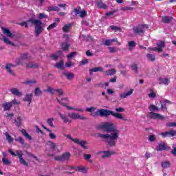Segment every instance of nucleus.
<instances>
[{"instance_id": "6ab92c4d", "label": "nucleus", "mask_w": 176, "mask_h": 176, "mask_svg": "<svg viewBox=\"0 0 176 176\" xmlns=\"http://www.w3.org/2000/svg\"><path fill=\"white\" fill-rule=\"evenodd\" d=\"M3 34L8 36V38H14V34L10 32V30L7 28H2Z\"/></svg>"}, {"instance_id": "393cba45", "label": "nucleus", "mask_w": 176, "mask_h": 176, "mask_svg": "<svg viewBox=\"0 0 176 176\" xmlns=\"http://www.w3.org/2000/svg\"><path fill=\"white\" fill-rule=\"evenodd\" d=\"M32 94L25 95V98H23V101L29 102L28 105H30L31 102H32Z\"/></svg>"}, {"instance_id": "09e8293b", "label": "nucleus", "mask_w": 176, "mask_h": 176, "mask_svg": "<svg viewBox=\"0 0 176 176\" xmlns=\"http://www.w3.org/2000/svg\"><path fill=\"white\" fill-rule=\"evenodd\" d=\"M148 109H150V111H159V107H157L155 104H151L148 107Z\"/></svg>"}, {"instance_id": "f8f14e48", "label": "nucleus", "mask_w": 176, "mask_h": 176, "mask_svg": "<svg viewBox=\"0 0 176 176\" xmlns=\"http://www.w3.org/2000/svg\"><path fill=\"white\" fill-rule=\"evenodd\" d=\"M99 155H101L102 159H107V157H109V156H111V155H116V153L113 151H99Z\"/></svg>"}, {"instance_id": "13d9d810", "label": "nucleus", "mask_w": 176, "mask_h": 176, "mask_svg": "<svg viewBox=\"0 0 176 176\" xmlns=\"http://www.w3.org/2000/svg\"><path fill=\"white\" fill-rule=\"evenodd\" d=\"M78 16H80V17L83 19V17H86V16H87V12H86L85 10H81V12H80V14Z\"/></svg>"}, {"instance_id": "f257e3e1", "label": "nucleus", "mask_w": 176, "mask_h": 176, "mask_svg": "<svg viewBox=\"0 0 176 176\" xmlns=\"http://www.w3.org/2000/svg\"><path fill=\"white\" fill-rule=\"evenodd\" d=\"M98 129L109 133L107 134H100L99 137L102 138V140H106L109 146H115L116 145V142L120 135V131L116 128L113 123L109 122H104L99 125Z\"/></svg>"}, {"instance_id": "5701e85b", "label": "nucleus", "mask_w": 176, "mask_h": 176, "mask_svg": "<svg viewBox=\"0 0 176 176\" xmlns=\"http://www.w3.org/2000/svg\"><path fill=\"white\" fill-rule=\"evenodd\" d=\"M10 91L12 93V94L16 96L17 97L23 96V94L20 92L17 88H12Z\"/></svg>"}, {"instance_id": "aec40b11", "label": "nucleus", "mask_w": 176, "mask_h": 176, "mask_svg": "<svg viewBox=\"0 0 176 176\" xmlns=\"http://www.w3.org/2000/svg\"><path fill=\"white\" fill-rule=\"evenodd\" d=\"M58 115L60 118L63 120L64 123H71L72 122L69 118H68V116L65 114H63L61 113H58Z\"/></svg>"}, {"instance_id": "4d7b16f0", "label": "nucleus", "mask_w": 176, "mask_h": 176, "mask_svg": "<svg viewBox=\"0 0 176 176\" xmlns=\"http://www.w3.org/2000/svg\"><path fill=\"white\" fill-rule=\"evenodd\" d=\"M166 127H176V122H170L166 123Z\"/></svg>"}, {"instance_id": "c756f323", "label": "nucleus", "mask_w": 176, "mask_h": 176, "mask_svg": "<svg viewBox=\"0 0 176 176\" xmlns=\"http://www.w3.org/2000/svg\"><path fill=\"white\" fill-rule=\"evenodd\" d=\"M21 133H22L24 137H25V138H27L30 141H31V140H32V137H31V135H30V134H28V133H27V131H25V129H22Z\"/></svg>"}, {"instance_id": "f03ea898", "label": "nucleus", "mask_w": 176, "mask_h": 176, "mask_svg": "<svg viewBox=\"0 0 176 176\" xmlns=\"http://www.w3.org/2000/svg\"><path fill=\"white\" fill-rule=\"evenodd\" d=\"M111 115L114 118H116V119H120L121 120H126L124 117H123V114L113 112L111 110H107V109H98L95 113H91V116L94 118H97V116H102V118L109 116Z\"/></svg>"}, {"instance_id": "0eeeda50", "label": "nucleus", "mask_w": 176, "mask_h": 176, "mask_svg": "<svg viewBox=\"0 0 176 176\" xmlns=\"http://www.w3.org/2000/svg\"><path fill=\"white\" fill-rule=\"evenodd\" d=\"M69 157H71V154L69 153H65L62 155L56 156L54 160L58 162H65V160H68Z\"/></svg>"}, {"instance_id": "bf43d9fd", "label": "nucleus", "mask_w": 176, "mask_h": 176, "mask_svg": "<svg viewBox=\"0 0 176 176\" xmlns=\"http://www.w3.org/2000/svg\"><path fill=\"white\" fill-rule=\"evenodd\" d=\"M15 141H16V142H20V144H21L22 145H24V139H23V138L21 137L16 138Z\"/></svg>"}, {"instance_id": "9d476101", "label": "nucleus", "mask_w": 176, "mask_h": 176, "mask_svg": "<svg viewBox=\"0 0 176 176\" xmlns=\"http://www.w3.org/2000/svg\"><path fill=\"white\" fill-rule=\"evenodd\" d=\"M47 91V93H50L51 94H55L56 93H58V96H63V94H64V91H63V89H53L50 87H48L47 90L46 91Z\"/></svg>"}, {"instance_id": "774afa93", "label": "nucleus", "mask_w": 176, "mask_h": 176, "mask_svg": "<svg viewBox=\"0 0 176 176\" xmlns=\"http://www.w3.org/2000/svg\"><path fill=\"white\" fill-rule=\"evenodd\" d=\"M72 65H74V63L71 61H69V62L65 63V67L67 68H69L70 67H72Z\"/></svg>"}, {"instance_id": "c03bdc74", "label": "nucleus", "mask_w": 176, "mask_h": 176, "mask_svg": "<svg viewBox=\"0 0 176 176\" xmlns=\"http://www.w3.org/2000/svg\"><path fill=\"white\" fill-rule=\"evenodd\" d=\"M96 109H97L96 107H91L89 108H87L86 111H87V112H90L91 113H91H96V112H94V111H96Z\"/></svg>"}, {"instance_id": "7c9ffc66", "label": "nucleus", "mask_w": 176, "mask_h": 176, "mask_svg": "<svg viewBox=\"0 0 176 176\" xmlns=\"http://www.w3.org/2000/svg\"><path fill=\"white\" fill-rule=\"evenodd\" d=\"M43 129H45V130L47 131L50 133H49V137H50V138H51V140H56V135L54 133H53L52 132V131H50L49 129H47V128H46L45 126H43Z\"/></svg>"}, {"instance_id": "ddd939ff", "label": "nucleus", "mask_w": 176, "mask_h": 176, "mask_svg": "<svg viewBox=\"0 0 176 176\" xmlns=\"http://www.w3.org/2000/svg\"><path fill=\"white\" fill-rule=\"evenodd\" d=\"M133 93H134V89H131L127 92H123L122 94H120L119 97H120V100H124V98H127V97H130V96H131V94H133Z\"/></svg>"}, {"instance_id": "412c9836", "label": "nucleus", "mask_w": 176, "mask_h": 176, "mask_svg": "<svg viewBox=\"0 0 176 176\" xmlns=\"http://www.w3.org/2000/svg\"><path fill=\"white\" fill-rule=\"evenodd\" d=\"M156 150L157 151V152H160V151H166L167 150V146H166V143L162 142V143L160 144L156 147Z\"/></svg>"}, {"instance_id": "a878e982", "label": "nucleus", "mask_w": 176, "mask_h": 176, "mask_svg": "<svg viewBox=\"0 0 176 176\" xmlns=\"http://www.w3.org/2000/svg\"><path fill=\"white\" fill-rule=\"evenodd\" d=\"M102 71H104V68L102 67H94L89 69V74H91L93 72H102Z\"/></svg>"}, {"instance_id": "e433bc0d", "label": "nucleus", "mask_w": 176, "mask_h": 176, "mask_svg": "<svg viewBox=\"0 0 176 176\" xmlns=\"http://www.w3.org/2000/svg\"><path fill=\"white\" fill-rule=\"evenodd\" d=\"M161 166L162 168H168V167H170V162L168 161H164L162 162Z\"/></svg>"}, {"instance_id": "4be33fe9", "label": "nucleus", "mask_w": 176, "mask_h": 176, "mask_svg": "<svg viewBox=\"0 0 176 176\" xmlns=\"http://www.w3.org/2000/svg\"><path fill=\"white\" fill-rule=\"evenodd\" d=\"M158 83L160 85H167L170 83V78H160L158 80Z\"/></svg>"}, {"instance_id": "9b49d317", "label": "nucleus", "mask_w": 176, "mask_h": 176, "mask_svg": "<svg viewBox=\"0 0 176 176\" xmlns=\"http://www.w3.org/2000/svg\"><path fill=\"white\" fill-rule=\"evenodd\" d=\"M159 135H162L164 138H166V137H174V135H176V131L170 130L169 131L160 133Z\"/></svg>"}, {"instance_id": "6e6d98bb", "label": "nucleus", "mask_w": 176, "mask_h": 176, "mask_svg": "<svg viewBox=\"0 0 176 176\" xmlns=\"http://www.w3.org/2000/svg\"><path fill=\"white\" fill-rule=\"evenodd\" d=\"M82 10V8H80V7H78L74 9V13L76 14V16H79V14H80V12Z\"/></svg>"}, {"instance_id": "052dcab7", "label": "nucleus", "mask_w": 176, "mask_h": 176, "mask_svg": "<svg viewBox=\"0 0 176 176\" xmlns=\"http://www.w3.org/2000/svg\"><path fill=\"white\" fill-rule=\"evenodd\" d=\"M55 27H57V24L56 23H53L48 26L47 30L50 31V30H53V28H55Z\"/></svg>"}, {"instance_id": "680f3d73", "label": "nucleus", "mask_w": 176, "mask_h": 176, "mask_svg": "<svg viewBox=\"0 0 176 176\" xmlns=\"http://www.w3.org/2000/svg\"><path fill=\"white\" fill-rule=\"evenodd\" d=\"M11 105H19L20 104V101L17 100V99H14L12 101L10 102Z\"/></svg>"}, {"instance_id": "37998d69", "label": "nucleus", "mask_w": 176, "mask_h": 176, "mask_svg": "<svg viewBox=\"0 0 176 176\" xmlns=\"http://www.w3.org/2000/svg\"><path fill=\"white\" fill-rule=\"evenodd\" d=\"M65 137H66V138H68V140H70V141H73V142L74 143L79 142V139H74L72 138V136H71V135H65Z\"/></svg>"}, {"instance_id": "49530a36", "label": "nucleus", "mask_w": 176, "mask_h": 176, "mask_svg": "<svg viewBox=\"0 0 176 176\" xmlns=\"http://www.w3.org/2000/svg\"><path fill=\"white\" fill-rule=\"evenodd\" d=\"M65 76H66L67 79L69 80L74 79V76H75L73 73H65Z\"/></svg>"}, {"instance_id": "2eb2a0df", "label": "nucleus", "mask_w": 176, "mask_h": 176, "mask_svg": "<svg viewBox=\"0 0 176 176\" xmlns=\"http://www.w3.org/2000/svg\"><path fill=\"white\" fill-rule=\"evenodd\" d=\"M157 47H153L152 50L154 52H158L160 53V52H163V47H164V41H159L157 43Z\"/></svg>"}, {"instance_id": "423d86ee", "label": "nucleus", "mask_w": 176, "mask_h": 176, "mask_svg": "<svg viewBox=\"0 0 176 176\" xmlns=\"http://www.w3.org/2000/svg\"><path fill=\"white\" fill-rule=\"evenodd\" d=\"M68 116L70 119H72V120H86V118L80 116V114H79V113H76V112H71L68 113Z\"/></svg>"}, {"instance_id": "f704fd0d", "label": "nucleus", "mask_w": 176, "mask_h": 176, "mask_svg": "<svg viewBox=\"0 0 176 176\" xmlns=\"http://www.w3.org/2000/svg\"><path fill=\"white\" fill-rule=\"evenodd\" d=\"M34 95L36 97H39V96H42V90H41V88L39 87H36L34 89Z\"/></svg>"}, {"instance_id": "0e129e2a", "label": "nucleus", "mask_w": 176, "mask_h": 176, "mask_svg": "<svg viewBox=\"0 0 176 176\" xmlns=\"http://www.w3.org/2000/svg\"><path fill=\"white\" fill-rule=\"evenodd\" d=\"M49 10H54V12H58V10H60V8L58 7H56V6H51L49 7Z\"/></svg>"}, {"instance_id": "4c0bfd02", "label": "nucleus", "mask_w": 176, "mask_h": 176, "mask_svg": "<svg viewBox=\"0 0 176 176\" xmlns=\"http://www.w3.org/2000/svg\"><path fill=\"white\" fill-rule=\"evenodd\" d=\"M128 45L129 47V50H133V49L137 46V43L135 41H129Z\"/></svg>"}, {"instance_id": "a19ab883", "label": "nucleus", "mask_w": 176, "mask_h": 176, "mask_svg": "<svg viewBox=\"0 0 176 176\" xmlns=\"http://www.w3.org/2000/svg\"><path fill=\"white\" fill-rule=\"evenodd\" d=\"M171 20H173V17H171V16H163L162 17L163 23H170V21H171Z\"/></svg>"}, {"instance_id": "20e7f679", "label": "nucleus", "mask_w": 176, "mask_h": 176, "mask_svg": "<svg viewBox=\"0 0 176 176\" xmlns=\"http://www.w3.org/2000/svg\"><path fill=\"white\" fill-rule=\"evenodd\" d=\"M29 21L32 23V24L36 25L34 28L36 36H38L39 34H42V32L43 31V28H42V21L34 19H30Z\"/></svg>"}, {"instance_id": "473e14b6", "label": "nucleus", "mask_w": 176, "mask_h": 176, "mask_svg": "<svg viewBox=\"0 0 176 176\" xmlns=\"http://www.w3.org/2000/svg\"><path fill=\"white\" fill-rule=\"evenodd\" d=\"M104 73L108 76H112V75H115V74H116V70L115 69H111L104 72Z\"/></svg>"}, {"instance_id": "72a5a7b5", "label": "nucleus", "mask_w": 176, "mask_h": 176, "mask_svg": "<svg viewBox=\"0 0 176 176\" xmlns=\"http://www.w3.org/2000/svg\"><path fill=\"white\" fill-rule=\"evenodd\" d=\"M5 135L8 144H12V142H13V138H12L8 132L5 133Z\"/></svg>"}, {"instance_id": "58836bf2", "label": "nucleus", "mask_w": 176, "mask_h": 176, "mask_svg": "<svg viewBox=\"0 0 176 176\" xmlns=\"http://www.w3.org/2000/svg\"><path fill=\"white\" fill-rule=\"evenodd\" d=\"M76 144L80 145V146H82V148H83L84 149H87V146H86V142L84 140L80 141L78 140V142Z\"/></svg>"}, {"instance_id": "79ce46f5", "label": "nucleus", "mask_w": 176, "mask_h": 176, "mask_svg": "<svg viewBox=\"0 0 176 176\" xmlns=\"http://www.w3.org/2000/svg\"><path fill=\"white\" fill-rule=\"evenodd\" d=\"M72 25L71 23L65 25L63 28V32H68V31H69V28H71V26Z\"/></svg>"}, {"instance_id": "8fccbe9b", "label": "nucleus", "mask_w": 176, "mask_h": 176, "mask_svg": "<svg viewBox=\"0 0 176 176\" xmlns=\"http://www.w3.org/2000/svg\"><path fill=\"white\" fill-rule=\"evenodd\" d=\"M2 162L3 164H6V165L12 164V161L9 160L8 158H6V157L2 158Z\"/></svg>"}, {"instance_id": "de8ad7c7", "label": "nucleus", "mask_w": 176, "mask_h": 176, "mask_svg": "<svg viewBox=\"0 0 176 176\" xmlns=\"http://www.w3.org/2000/svg\"><path fill=\"white\" fill-rule=\"evenodd\" d=\"M53 120H54V118H49L47 120V124L50 126V127H54V125L53 124Z\"/></svg>"}, {"instance_id": "ea45409f", "label": "nucleus", "mask_w": 176, "mask_h": 176, "mask_svg": "<svg viewBox=\"0 0 176 176\" xmlns=\"http://www.w3.org/2000/svg\"><path fill=\"white\" fill-rule=\"evenodd\" d=\"M55 67L56 68H58L59 69H63V68H64V61L60 60L59 63H58L55 65Z\"/></svg>"}, {"instance_id": "5fc2aeb1", "label": "nucleus", "mask_w": 176, "mask_h": 176, "mask_svg": "<svg viewBox=\"0 0 176 176\" xmlns=\"http://www.w3.org/2000/svg\"><path fill=\"white\" fill-rule=\"evenodd\" d=\"M111 30H113V31H115V32H118V31H122V29L120 28L114 26V25H111L110 26Z\"/></svg>"}, {"instance_id": "a211bd4d", "label": "nucleus", "mask_w": 176, "mask_h": 176, "mask_svg": "<svg viewBox=\"0 0 176 176\" xmlns=\"http://www.w3.org/2000/svg\"><path fill=\"white\" fill-rule=\"evenodd\" d=\"M73 170L78 171L79 173H82L83 174H86V173H87V168L85 166H74Z\"/></svg>"}, {"instance_id": "1a4fd4ad", "label": "nucleus", "mask_w": 176, "mask_h": 176, "mask_svg": "<svg viewBox=\"0 0 176 176\" xmlns=\"http://www.w3.org/2000/svg\"><path fill=\"white\" fill-rule=\"evenodd\" d=\"M47 145L50 148L52 152H60V150H58V144L52 141H49L47 142Z\"/></svg>"}, {"instance_id": "338daca9", "label": "nucleus", "mask_w": 176, "mask_h": 176, "mask_svg": "<svg viewBox=\"0 0 176 176\" xmlns=\"http://www.w3.org/2000/svg\"><path fill=\"white\" fill-rule=\"evenodd\" d=\"M43 3V0H36V5L37 6H42Z\"/></svg>"}, {"instance_id": "69168bd1", "label": "nucleus", "mask_w": 176, "mask_h": 176, "mask_svg": "<svg viewBox=\"0 0 176 176\" xmlns=\"http://www.w3.org/2000/svg\"><path fill=\"white\" fill-rule=\"evenodd\" d=\"M76 56V52H72L69 55H67L68 60H71V58H73V57H75Z\"/></svg>"}, {"instance_id": "f3484780", "label": "nucleus", "mask_w": 176, "mask_h": 176, "mask_svg": "<svg viewBox=\"0 0 176 176\" xmlns=\"http://www.w3.org/2000/svg\"><path fill=\"white\" fill-rule=\"evenodd\" d=\"M27 58H28V55L27 54L21 55V58H17L15 60V66L21 64L23 60H27Z\"/></svg>"}, {"instance_id": "c85d7f7f", "label": "nucleus", "mask_w": 176, "mask_h": 176, "mask_svg": "<svg viewBox=\"0 0 176 176\" xmlns=\"http://www.w3.org/2000/svg\"><path fill=\"white\" fill-rule=\"evenodd\" d=\"M22 122H23V118L21 117H18L14 120L15 126H16V127H20L21 126Z\"/></svg>"}, {"instance_id": "dca6fc26", "label": "nucleus", "mask_w": 176, "mask_h": 176, "mask_svg": "<svg viewBox=\"0 0 176 176\" xmlns=\"http://www.w3.org/2000/svg\"><path fill=\"white\" fill-rule=\"evenodd\" d=\"M148 117L150 118L151 119H160L161 120H164V116L153 112L149 113Z\"/></svg>"}, {"instance_id": "a18cd8bd", "label": "nucleus", "mask_w": 176, "mask_h": 176, "mask_svg": "<svg viewBox=\"0 0 176 176\" xmlns=\"http://www.w3.org/2000/svg\"><path fill=\"white\" fill-rule=\"evenodd\" d=\"M62 49H63V50H65V52H67V50H68V49H69V44H68L67 43H63L62 44Z\"/></svg>"}, {"instance_id": "6e6552de", "label": "nucleus", "mask_w": 176, "mask_h": 176, "mask_svg": "<svg viewBox=\"0 0 176 176\" xmlns=\"http://www.w3.org/2000/svg\"><path fill=\"white\" fill-rule=\"evenodd\" d=\"M144 30H148L147 25H139L138 26L133 28V32L135 34H142Z\"/></svg>"}, {"instance_id": "39448f33", "label": "nucleus", "mask_w": 176, "mask_h": 176, "mask_svg": "<svg viewBox=\"0 0 176 176\" xmlns=\"http://www.w3.org/2000/svg\"><path fill=\"white\" fill-rule=\"evenodd\" d=\"M10 155L12 156H18L19 158V162L21 164H23V166H28V163L24 160L23 158V151H16V153L13 152L12 150L8 151Z\"/></svg>"}, {"instance_id": "cd10ccee", "label": "nucleus", "mask_w": 176, "mask_h": 176, "mask_svg": "<svg viewBox=\"0 0 176 176\" xmlns=\"http://www.w3.org/2000/svg\"><path fill=\"white\" fill-rule=\"evenodd\" d=\"M96 6H98V8H100V9H107V5L101 1H98L96 2Z\"/></svg>"}, {"instance_id": "4468645a", "label": "nucleus", "mask_w": 176, "mask_h": 176, "mask_svg": "<svg viewBox=\"0 0 176 176\" xmlns=\"http://www.w3.org/2000/svg\"><path fill=\"white\" fill-rule=\"evenodd\" d=\"M16 67L15 65H13L12 63H7L6 65V69L8 72V74H10V75L14 76V72L13 71V68Z\"/></svg>"}, {"instance_id": "bb28decb", "label": "nucleus", "mask_w": 176, "mask_h": 176, "mask_svg": "<svg viewBox=\"0 0 176 176\" xmlns=\"http://www.w3.org/2000/svg\"><path fill=\"white\" fill-rule=\"evenodd\" d=\"M113 42H118V38H115L110 39V40H106L104 42V45L105 46H111V45H112V43H113Z\"/></svg>"}, {"instance_id": "2f4dec72", "label": "nucleus", "mask_w": 176, "mask_h": 176, "mask_svg": "<svg viewBox=\"0 0 176 176\" xmlns=\"http://www.w3.org/2000/svg\"><path fill=\"white\" fill-rule=\"evenodd\" d=\"M63 55V51H58L57 52V54H53L52 55H51L52 58H53V60H57V58H58V57H60V56Z\"/></svg>"}, {"instance_id": "603ef678", "label": "nucleus", "mask_w": 176, "mask_h": 176, "mask_svg": "<svg viewBox=\"0 0 176 176\" xmlns=\"http://www.w3.org/2000/svg\"><path fill=\"white\" fill-rule=\"evenodd\" d=\"M3 41L5 43H6L7 45H11L12 46H13L14 44H13V43H12V41H9V39L5 36L3 37Z\"/></svg>"}, {"instance_id": "e2e57ef3", "label": "nucleus", "mask_w": 176, "mask_h": 176, "mask_svg": "<svg viewBox=\"0 0 176 176\" xmlns=\"http://www.w3.org/2000/svg\"><path fill=\"white\" fill-rule=\"evenodd\" d=\"M84 158L85 160H88L89 162H91V160H90V159L91 158V155L90 154H84Z\"/></svg>"}, {"instance_id": "7ed1b4c3", "label": "nucleus", "mask_w": 176, "mask_h": 176, "mask_svg": "<svg viewBox=\"0 0 176 176\" xmlns=\"http://www.w3.org/2000/svg\"><path fill=\"white\" fill-rule=\"evenodd\" d=\"M57 101L59 102V104H61V105H63V107H66V108H67L69 111H76L77 112H85V109L82 108H77L75 107H71V106L67 105V104L68 103V98H64L60 100L59 98H57Z\"/></svg>"}, {"instance_id": "c9c22d12", "label": "nucleus", "mask_w": 176, "mask_h": 176, "mask_svg": "<svg viewBox=\"0 0 176 176\" xmlns=\"http://www.w3.org/2000/svg\"><path fill=\"white\" fill-rule=\"evenodd\" d=\"M36 80H28L24 82V85H28L29 86H32V85H36Z\"/></svg>"}, {"instance_id": "864d4df0", "label": "nucleus", "mask_w": 176, "mask_h": 176, "mask_svg": "<svg viewBox=\"0 0 176 176\" xmlns=\"http://www.w3.org/2000/svg\"><path fill=\"white\" fill-rule=\"evenodd\" d=\"M147 58L148 60H150V61H155V60L156 59V58L155 57V55L152 54H148Z\"/></svg>"}, {"instance_id": "b1692460", "label": "nucleus", "mask_w": 176, "mask_h": 176, "mask_svg": "<svg viewBox=\"0 0 176 176\" xmlns=\"http://www.w3.org/2000/svg\"><path fill=\"white\" fill-rule=\"evenodd\" d=\"M1 107L3 108V111H10L12 106L10 102H6L1 104Z\"/></svg>"}, {"instance_id": "3c124183", "label": "nucleus", "mask_w": 176, "mask_h": 176, "mask_svg": "<svg viewBox=\"0 0 176 176\" xmlns=\"http://www.w3.org/2000/svg\"><path fill=\"white\" fill-rule=\"evenodd\" d=\"M149 98H155V97H156V94L155 93V91H153V90L150 89V93L148 94Z\"/></svg>"}]
</instances>
